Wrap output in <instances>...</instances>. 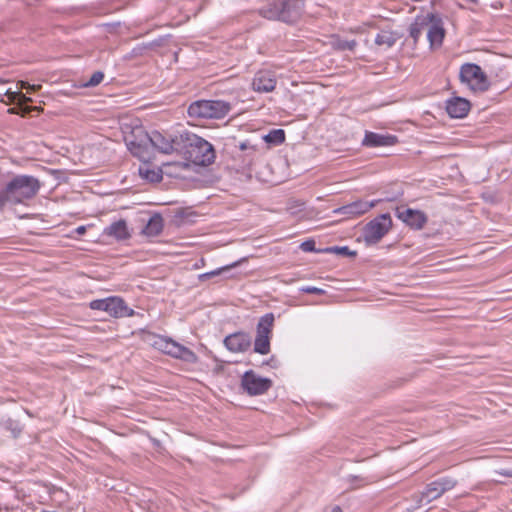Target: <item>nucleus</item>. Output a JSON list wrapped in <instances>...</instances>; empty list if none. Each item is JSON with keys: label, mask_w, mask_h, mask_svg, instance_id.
<instances>
[{"label": "nucleus", "mask_w": 512, "mask_h": 512, "mask_svg": "<svg viewBox=\"0 0 512 512\" xmlns=\"http://www.w3.org/2000/svg\"><path fill=\"white\" fill-rule=\"evenodd\" d=\"M323 512H342L339 506L327 507Z\"/></svg>", "instance_id": "35"}, {"label": "nucleus", "mask_w": 512, "mask_h": 512, "mask_svg": "<svg viewBox=\"0 0 512 512\" xmlns=\"http://www.w3.org/2000/svg\"><path fill=\"white\" fill-rule=\"evenodd\" d=\"M459 77L474 91H487L490 83L481 67L475 63H465L460 67Z\"/></svg>", "instance_id": "10"}, {"label": "nucleus", "mask_w": 512, "mask_h": 512, "mask_svg": "<svg viewBox=\"0 0 512 512\" xmlns=\"http://www.w3.org/2000/svg\"><path fill=\"white\" fill-rule=\"evenodd\" d=\"M76 232H77V234L82 235V234H84L86 232V227L85 226H79V227L76 228Z\"/></svg>", "instance_id": "36"}, {"label": "nucleus", "mask_w": 512, "mask_h": 512, "mask_svg": "<svg viewBox=\"0 0 512 512\" xmlns=\"http://www.w3.org/2000/svg\"><path fill=\"white\" fill-rule=\"evenodd\" d=\"M398 142V139L395 135H384L375 132L367 131L365 133L364 139L362 140V145L365 147H387L393 146Z\"/></svg>", "instance_id": "18"}, {"label": "nucleus", "mask_w": 512, "mask_h": 512, "mask_svg": "<svg viewBox=\"0 0 512 512\" xmlns=\"http://www.w3.org/2000/svg\"><path fill=\"white\" fill-rule=\"evenodd\" d=\"M470 102L462 97H452L446 101V111L451 118H463L470 110Z\"/></svg>", "instance_id": "19"}, {"label": "nucleus", "mask_w": 512, "mask_h": 512, "mask_svg": "<svg viewBox=\"0 0 512 512\" xmlns=\"http://www.w3.org/2000/svg\"><path fill=\"white\" fill-rule=\"evenodd\" d=\"M252 344L251 336L243 331L232 333L225 337L224 345L225 347L234 353L245 352L247 351Z\"/></svg>", "instance_id": "17"}, {"label": "nucleus", "mask_w": 512, "mask_h": 512, "mask_svg": "<svg viewBox=\"0 0 512 512\" xmlns=\"http://www.w3.org/2000/svg\"><path fill=\"white\" fill-rule=\"evenodd\" d=\"M397 41L395 33L391 31H381L375 37V44L378 46L392 47Z\"/></svg>", "instance_id": "23"}, {"label": "nucleus", "mask_w": 512, "mask_h": 512, "mask_svg": "<svg viewBox=\"0 0 512 512\" xmlns=\"http://www.w3.org/2000/svg\"><path fill=\"white\" fill-rule=\"evenodd\" d=\"M239 148L241 150H246L248 148V143L247 142H243L240 144Z\"/></svg>", "instance_id": "37"}, {"label": "nucleus", "mask_w": 512, "mask_h": 512, "mask_svg": "<svg viewBox=\"0 0 512 512\" xmlns=\"http://www.w3.org/2000/svg\"><path fill=\"white\" fill-rule=\"evenodd\" d=\"M103 235L106 237L113 238L117 241L128 240L131 237V233L128 229L127 222L124 219L115 221L104 228Z\"/></svg>", "instance_id": "20"}, {"label": "nucleus", "mask_w": 512, "mask_h": 512, "mask_svg": "<svg viewBox=\"0 0 512 512\" xmlns=\"http://www.w3.org/2000/svg\"><path fill=\"white\" fill-rule=\"evenodd\" d=\"M277 84L276 75L269 70L258 71L253 78L252 88L259 93L272 92Z\"/></svg>", "instance_id": "16"}, {"label": "nucleus", "mask_w": 512, "mask_h": 512, "mask_svg": "<svg viewBox=\"0 0 512 512\" xmlns=\"http://www.w3.org/2000/svg\"><path fill=\"white\" fill-rule=\"evenodd\" d=\"M263 139L268 144L280 145L285 142V131L283 129H273L266 134Z\"/></svg>", "instance_id": "24"}, {"label": "nucleus", "mask_w": 512, "mask_h": 512, "mask_svg": "<svg viewBox=\"0 0 512 512\" xmlns=\"http://www.w3.org/2000/svg\"><path fill=\"white\" fill-rule=\"evenodd\" d=\"M5 191L4 189L0 191V211L4 208V206L7 204V200L5 199Z\"/></svg>", "instance_id": "34"}, {"label": "nucleus", "mask_w": 512, "mask_h": 512, "mask_svg": "<svg viewBox=\"0 0 512 512\" xmlns=\"http://www.w3.org/2000/svg\"><path fill=\"white\" fill-rule=\"evenodd\" d=\"M392 219L389 213H383L363 228V238L367 245L377 244L392 228Z\"/></svg>", "instance_id": "9"}, {"label": "nucleus", "mask_w": 512, "mask_h": 512, "mask_svg": "<svg viewBox=\"0 0 512 512\" xmlns=\"http://www.w3.org/2000/svg\"><path fill=\"white\" fill-rule=\"evenodd\" d=\"M104 79V73L102 71H95L90 79L84 84L85 87H95L99 85Z\"/></svg>", "instance_id": "30"}, {"label": "nucleus", "mask_w": 512, "mask_h": 512, "mask_svg": "<svg viewBox=\"0 0 512 512\" xmlns=\"http://www.w3.org/2000/svg\"><path fill=\"white\" fill-rule=\"evenodd\" d=\"M395 216L413 230L423 229L428 222V217L423 211L406 206L396 207Z\"/></svg>", "instance_id": "13"}, {"label": "nucleus", "mask_w": 512, "mask_h": 512, "mask_svg": "<svg viewBox=\"0 0 512 512\" xmlns=\"http://www.w3.org/2000/svg\"><path fill=\"white\" fill-rule=\"evenodd\" d=\"M139 172L143 176V178L149 180L150 182H159L162 179L160 171L143 169L142 167H140Z\"/></svg>", "instance_id": "29"}, {"label": "nucleus", "mask_w": 512, "mask_h": 512, "mask_svg": "<svg viewBox=\"0 0 512 512\" xmlns=\"http://www.w3.org/2000/svg\"><path fill=\"white\" fill-rule=\"evenodd\" d=\"M241 387L250 396L262 395L272 387V381L269 378L256 375L253 370H249L241 378Z\"/></svg>", "instance_id": "12"}, {"label": "nucleus", "mask_w": 512, "mask_h": 512, "mask_svg": "<svg viewBox=\"0 0 512 512\" xmlns=\"http://www.w3.org/2000/svg\"><path fill=\"white\" fill-rule=\"evenodd\" d=\"M495 472L504 477L512 478V469H498Z\"/></svg>", "instance_id": "33"}, {"label": "nucleus", "mask_w": 512, "mask_h": 512, "mask_svg": "<svg viewBox=\"0 0 512 512\" xmlns=\"http://www.w3.org/2000/svg\"><path fill=\"white\" fill-rule=\"evenodd\" d=\"M318 252L330 253V254H338L350 258H355L357 256V252L355 250H350L348 246H331L319 250Z\"/></svg>", "instance_id": "25"}, {"label": "nucleus", "mask_w": 512, "mask_h": 512, "mask_svg": "<svg viewBox=\"0 0 512 512\" xmlns=\"http://www.w3.org/2000/svg\"><path fill=\"white\" fill-rule=\"evenodd\" d=\"M275 317L273 313L263 315L256 327V338L254 341V352L266 355L270 352V339L274 326Z\"/></svg>", "instance_id": "11"}, {"label": "nucleus", "mask_w": 512, "mask_h": 512, "mask_svg": "<svg viewBox=\"0 0 512 512\" xmlns=\"http://www.w3.org/2000/svg\"><path fill=\"white\" fill-rule=\"evenodd\" d=\"M332 44L333 47L339 51H353L357 46L356 40H345L340 38L335 39Z\"/></svg>", "instance_id": "27"}, {"label": "nucleus", "mask_w": 512, "mask_h": 512, "mask_svg": "<svg viewBox=\"0 0 512 512\" xmlns=\"http://www.w3.org/2000/svg\"><path fill=\"white\" fill-rule=\"evenodd\" d=\"M182 139L179 155L184 159L199 166H208L214 162L215 150L207 140L188 131L182 132Z\"/></svg>", "instance_id": "2"}, {"label": "nucleus", "mask_w": 512, "mask_h": 512, "mask_svg": "<svg viewBox=\"0 0 512 512\" xmlns=\"http://www.w3.org/2000/svg\"><path fill=\"white\" fill-rule=\"evenodd\" d=\"M154 348L175 359L189 364L198 362V356L188 347L181 345L170 337L157 336L153 342Z\"/></svg>", "instance_id": "6"}, {"label": "nucleus", "mask_w": 512, "mask_h": 512, "mask_svg": "<svg viewBox=\"0 0 512 512\" xmlns=\"http://www.w3.org/2000/svg\"><path fill=\"white\" fill-rule=\"evenodd\" d=\"M89 307L92 310L104 311L114 318L131 317L135 314V311L128 307L121 297L117 296L93 300L89 303Z\"/></svg>", "instance_id": "8"}, {"label": "nucleus", "mask_w": 512, "mask_h": 512, "mask_svg": "<svg viewBox=\"0 0 512 512\" xmlns=\"http://www.w3.org/2000/svg\"><path fill=\"white\" fill-rule=\"evenodd\" d=\"M240 263V261H237V262H234L230 265H226V266H223V267H220V268H217L213 271H210V272H206V273H203V274H200L199 275V280L201 282L203 281H206L212 277H215V276H219V275H222L224 274L225 272H228L229 270H231L232 268L238 266Z\"/></svg>", "instance_id": "26"}, {"label": "nucleus", "mask_w": 512, "mask_h": 512, "mask_svg": "<svg viewBox=\"0 0 512 512\" xmlns=\"http://www.w3.org/2000/svg\"><path fill=\"white\" fill-rule=\"evenodd\" d=\"M303 0H272L259 9V14L268 20L295 23L302 14Z\"/></svg>", "instance_id": "4"}, {"label": "nucleus", "mask_w": 512, "mask_h": 512, "mask_svg": "<svg viewBox=\"0 0 512 512\" xmlns=\"http://www.w3.org/2000/svg\"><path fill=\"white\" fill-rule=\"evenodd\" d=\"M134 139L126 138V145L133 156L142 162H149L152 159L151 149L163 154L179 155L180 146L183 142L182 132L157 131L144 133L139 130V135H133Z\"/></svg>", "instance_id": "1"}, {"label": "nucleus", "mask_w": 512, "mask_h": 512, "mask_svg": "<svg viewBox=\"0 0 512 512\" xmlns=\"http://www.w3.org/2000/svg\"><path fill=\"white\" fill-rule=\"evenodd\" d=\"M41 183L32 175H15L4 187L5 199L11 205L23 204L33 199L39 192Z\"/></svg>", "instance_id": "3"}, {"label": "nucleus", "mask_w": 512, "mask_h": 512, "mask_svg": "<svg viewBox=\"0 0 512 512\" xmlns=\"http://www.w3.org/2000/svg\"><path fill=\"white\" fill-rule=\"evenodd\" d=\"M378 202H380V200L366 201L359 199L339 207L335 210V212L347 217L354 218L365 214L370 209L375 207Z\"/></svg>", "instance_id": "14"}, {"label": "nucleus", "mask_w": 512, "mask_h": 512, "mask_svg": "<svg viewBox=\"0 0 512 512\" xmlns=\"http://www.w3.org/2000/svg\"><path fill=\"white\" fill-rule=\"evenodd\" d=\"M231 110V104L223 100H197L192 102L187 110L190 118L221 119Z\"/></svg>", "instance_id": "5"}, {"label": "nucleus", "mask_w": 512, "mask_h": 512, "mask_svg": "<svg viewBox=\"0 0 512 512\" xmlns=\"http://www.w3.org/2000/svg\"><path fill=\"white\" fill-rule=\"evenodd\" d=\"M164 220L161 214L154 213L142 229V234L148 237H155L162 233Z\"/></svg>", "instance_id": "22"}, {"label": "nucleus", "mask_w": 512, "mask_h": 512, "mask_svg": "<svg viewBox=\"0 0 512 512\" xmlns=\"http://www.w3.org/2000/svg\"><path fill=\"white\" fill-rule=\"evenodd\" d=\"M433 13H427L426 15L417 16L413 23L409 26V36L413 39L416 45L422 36L423 32L427 31V25L431 23Z\"/></svg>", "instance_id": "21"}, {"label": "nucleus", "mask_w": 512, "mask_h": 512, "mask_svg": "<svg viewBox=\"0 0 512 512\" xmlns=\"http://www.w3.org/2000/svg\"><path fill=\"white\" fill-rule=\"evenodd\" d=\"M300 249L304 252H316V253H319L318 251L320 250V249H316L315 241L312 239L302 242L300 244Z\"/></svg>", "instance_id": "31"}, {"label": "nucleus", "mask_w": 512, "mask_h": 512, "mask_svg": "<svg viewBox=\"0 0 512 512\" xmlns=\"http://www.w3.org/2000/svg\"><path fill=\"white\" fill-rule=\"evenodd\" d=\"M445 37V29L443 26V20L438 15L433 13L431 23L427 25V39L432 49L439 48L442 46Z\"/></svg>", "instance_id": "15"}, {"label": "nucleus", "mask_w": 512, "mask_h": 512, "mask_svg": "<svg viewBox=\"0 0 512 512\" xmlns=\"http://www.w3.org/2000/svg\"><path fill=\"white\" fill-rule=\"evenodd\" d=\"M457 485V480L450 476L438 478L428 483L424 490L414 496V500L419 504H429L433 500L440 498L444 493L452 490Z\"/></svg>", "instance_id": "7"}, {"label": "nucleus", "mask_w": 512, "mask_h": 512, "mask_svg": "<svg viewBox=\"0 0 512 512\" xmlns=\"http://www.w3.org/2000/svg\"><path fill=\"white\" fill-rule=\"evenodd\" d=\"M2 425H3V428L6 431H9L11 433L12 437H14V438H17L22 432V428L18 421H15L12 419H7L6 421L3 422Z\"/></svg>", "instance_id": "28"}, {"label": "nucleus", "mask_w": 512, "mask_h": 512, "mask_svg": "<svg viewBox=\"0 0 512 512\" xmlns=\"http://www.w3.org/2000/svg\"><path fill=\"white\" fill-rule=\"evenodd\" d=\"M301 291L308 294L323 295L325 291L315 286H305L301 288Z\"/></svg>", "instance_id": "32"}]
</instances>
